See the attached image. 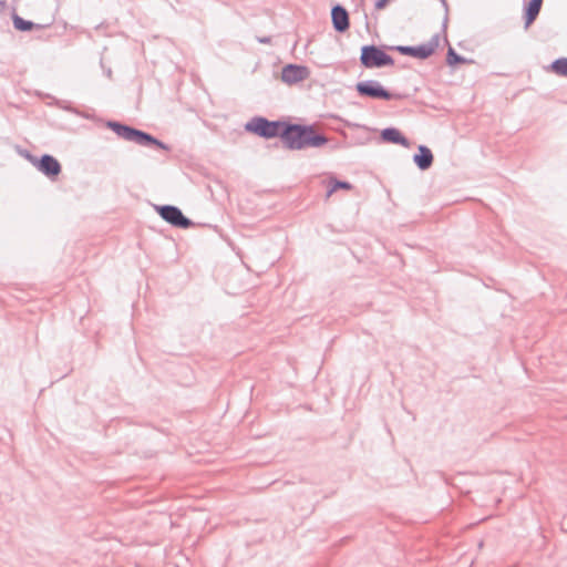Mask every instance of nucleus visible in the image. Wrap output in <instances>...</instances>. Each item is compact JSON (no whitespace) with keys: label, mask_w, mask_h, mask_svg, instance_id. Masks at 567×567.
Segmentation results:
<instances>
[{"label":"nucleus","mask_w":567,"mask_h":567,"mask_svg":"<svg viewBox=\"0 0 567 567\" xmlns=\"http://www.w3.org/2000/svg\"><path fill=\"white\" fill-rule=\"evenodd\" d=\"M281 141L288 150L319 148L328 143V138L317 132L313 125L288 123L281 133Z\"/></svg>","instance_id":"nucleus-1"},{"label":"nucleus","mask_w":567,"mask_h":567,"mask_svg":"<svg viewBox=\"0 0 567 567\" xmlns=\"http://www.w3.org/2000/svg\"><path fill=\"white\" fill-rule=\"evenodd\" d=\"M106 126L112 130L118 137L133 142L140 146L152 147L156 146L167 151L168 146L154 137L153 135L137 130L133 126L126 125L117 121H107Z\"/></svg>","instance_id":"nucleus-2"},{"label":"nucleus","mask_w":567,"mask_h":567,"mask_svg":"<svg viewBox=\"0 0 567 567\" xmlns=\"http://www.w3.org/2000/svg\"><path fill=\"white\" fill-rule=\"evenodd\" d=\"M106 126L112 130L118 137L133 142L140 146L152 147L156 146L167 151L168 146L154 137L153 135L137 130L133 126L126 125L117 121H107Z\"/></svg>","instance_id":"nucleus-3"},{"label":"nucleus","mask_w":567,"mask_h":567,"mask_svg":"<svg viewBox=\"0 0 567 567\" xmlns=\"http://www.w3.org/2000/svg\"><path fill=\"white\" fill-rule=\"evenodd\" d=\"M286 125L285 121H269L262 116H255L245 124V130L264 138H281Z\"/></svg>","instance_id":"nucleus-4"},{"label":"nucleus","mask_w":567,"mask_h":567,"mask_svg":"<svg viewBox=\"0 0 567 567\" xmlns=\"http://www.w3.org/2000/svg\"><path fill=\"white\" fill-rule=\"evenodd\" d=\"M360 62L367 69H377L393 65L394 60L381 48L369 44L361 48Z\"/></svg>","instance_id":"nucleus-5"},{"label":"nucleus","mask_w":567,"mask_h":567,"mask_svg":"<svg viewBox=\"0 0 567 567\" xmlns=\"http://www.w3.org/2000/svg\"><path fill=\"white\" fill-rule=\"evenodd\" d=\"M355 90L359 95L367 96L377 100H393L401 99L402 95L398 93H392L384 89L380 82L375 80H367L362 82H358L355 85Z\"/></svg>","instance_id":"nucleus-6"},{"label":"nucleus","mask_w":567,"mask_h":567,"mask_svg":"<svg viewBox=\"0 0 567 567\" xmlns=\"http://www.w3.org/2000/svg\"><path fill=\"white\" fill-rule=\"evenodd\" d=\"M440 43L439 34H434L427 43H423L416 47L411 45H396L393 49L403 55L413 56L416 59L425 60L430 58Z\"/></svg>","instance_id":"nucleus-7"},{"label":"nucleus","mask_w":567,"mask_h":567,"mask_svg":"<svg viewBox=\"0 0 567 567\" xmlns=\"http://www.w3.org/2000/svg\"><path fill=\"white\" fill-rule=\"evenodd\" d=\"M158 215L168 224L174 227L187 229L193 225V221L184 216L183 212L173 205L156 206Z\"/></svg>","instance_id":"nucleus-8"},{"label":"nucleus","mask_w":567,"mask_h":567,"mask_svg":"<svg viewBox=\"0 0 567 567\" xmlns=\"http://www.w3.org/2000/svg\"><path fill=\"white\" fill-rule=\"evenodd\" d=\"M310 75L307 66L299 64H287L282 68L281 80L284 83L292 85L305 81Z\"/></svg>","instance_id":"nucleus-9"},{"label":"nucleus","mask_w":567,"mask_h":567,"mask_svg":"<svg viewBox=\"0 0 567 567\" xmlns=\"http://www.w3.org/2000/svg\"><path fill=\"white\" fill-rule=\"evenodd\" d=\"M38 171L43 173L49 179L55 181L60 175L62 167L60 162L52 155L43 154L38 158Z\"/></svg>","instance_id":"nucleus-10"},{"label":"nucleus","mask_w":567,"mask_h":567,"mask_svg":"<svg viewBox=\"0 0 567 567\" xmlns=\"http://www.w3.org/2000/svg\"><path fill=\"white\" fill-rule=\"evenodd\" d=\"M331 20H332L333 29L337 32L343 33L350 27L349 13L344 9V7H342L341 4H336V6L332 7V9H331Z\"/></svg>","instance_id":"nucleus-11"},{"label":"nucleus","mask_w":567,"mask_h":567,"mask_svg":"<svg viewBox=\"0 0 567 567\" xmlns=\"http://www.w3.org/2000/svg\"><path fill=\"white\" fill-rule=\"evenodd\" d=\"M413 162L421 171H427L434 162L432 151L425 145H419L417 153L413 156Z\"/></svg>","instance_id":"nucleus-12"},{"label":"nucleus","mask_w":567,"mask_h":567,"mask_svg":"<svg viewBox=\"0 0 567 567\" xmlns=\"http://www.w3.org/2000/svg\"><path fill=\"white\" fill-rule=\"evenodd\" d=\"M381 137L388 143L410 147V141L395 127H386L382 130Z\"/></svg>","instance_id":"nucleus-13"},{"label":"nucleus","mask_w":567,"mask_h":567,"mask_svg":"<svg viewBox=\"0 0 567 567\" xmlns=\"http://www.w3.org/2000/svg\"><path fill=\"white\" fill-rule=\"evenodd\" d=\"M543 0H530L525 10V28H528L538 17Z\"/></svg>","instance_id":"nucleus-14"},{"label":"nucleus","mask_w":567,"mask_h":567,"mask_svg":"<svg viewBox=\"0 0 567 567\" xmlns=\"http://www.w3.org/2000/svg\"><path fill=\"white\" fill-rule=\"evenodd\" d=\"M352 185L349 183V182H344V181H338L336 177H330L329 179V188H328V192L326 194V198H330L331 195L337 192L338 189H346V190H350L352 189Z\"/></svg>","instance_id":"nucleus-15"},{"label":"nucleus","mask_w":567,"mask_h":567,"mask_svg":"<svg viewBox=\"0 0 567 567\" xmlns=\"http://www.w3.org/2000/svg\"><path fill=\"white\" fill-rule=\"evenodd\" d=\"M550 70L563 76H567V58H559L550 64Z\"/></svg>","instance_id":"nucleus-16"},{"label":"nucleus","mask_w":567,"mask_h":567,"mask_svg":"<svg viewBox=\"0 0 567 567\" xmlns=\"http://www.w3.org/2000/svg\"><path fill=\"white\" fill-rule=\"evenodd\" d=\"M446 62L449 65H456V64L465 63V62H467V60L465 58H463L462 55L457 54L455 52V50L450 47L447 50V54H446Z\"/></svg>","instance_id":"nucleus-17"},{"label":"nucleus","mask_w":567,"mask_h":567,"mask_svg":"<svg viewBox=\"0 0 567 567\" xmlns=\"http://www.w3.org/2000/svg\"><path fill=\"white\" fill-rule=\"evenodd\" d=\"M13 25L17 30L29 31V30H32L34 24L32 21L24 20L21 17H19L18 14H14L13 16Z\"/></svg>","instance_id":"nucleus-18"},{"label":"nucleus","mask_w":567,"mask_h":567,"mask_svg":"<svg viewBox=\"0 0 567 567\" xmlns=\"http://www.w3.org/2000/svg\"><path fill=\"white\" fill-rule=\"evenodd\" d=\"M17 152L27 158L31 164L35 165V155H33L31 152L27 150H21L20 147H17Z\"/></svg>","instance_id":"nucleus-19"},{"label":"nucleus","mask_w":567,"mask_h":567,"mask_svg":"<svg viewBox=\"0 0 567 567\" xmlns=\"http://www.w3.org/2000/svg\"><path fill=\"white\" fill-rule=\"evenodd\" d=\"M42 9H49L52 12V16L58 10V2L55 0L52 1H44L40 6Z\"/></svg>","instance_id":"nucleus-20"},{"label":"nucleus","mask_w":567,"mask_h":567,"mask_svg":"<svg viewBox=\"0 0 567 567\" xmlns=\"http://www.w3.org/2000/svg\"><path fill=\"white\" fill-rule=\"evenodd\" d=\"M439 1L441 2L442 7L445 10V16L443 19V28L445 29L447 27V21H449V3L446 0H439Z\"/></svg>","instance_id":"nucleus-21"},{"label":"nucleus","mask_w":567,"mask_h":567,"mask_svg":"<svg viewBox=\"0 0 567 567\" xmlns=\"http://www.w3.org/2000/svg\"><path fill=\"white\" fill-rule=\"evenodd\" d=\"M389 1L390 0H378L375 2L374 7H375L377 10H382V9H384L388 6Z\"/></svg>","instance_id":"nucleus-22"},{"label":"nucleus","mask_w":567,"mask_h":567,"mask_svg":"<svg viewBox=\"0 0 567 567\" xmlns=\"http://www.w3.org/2000/svg\"><path fill=\"white\" fill-rule=\"evenodd\" d=\"M257 41L262 44H269L271 42V38L270 37H258Z\"/></svg>","instance_id":"nucleus-23"},{"label":"nucleus","mask_w":567,"mask_h":567,"mask_svg":"<svg viewBox=\"0 0 567 567\" xmlns=\"http://www.w3.org/2000/svg\"><path fill=\"white\" fill-rule=\"evenodd\" d=\"M49 23H50L49 20H44L41 23L38 22L37 28H38V30L41 29V28H45V27L49 25Z\"/></svg>","instance_id":"nucleus-24"},{"label":"nucleus","mask_w":567,"mask_h":567,"mask_svg":"<svg viewBox=\"0 0 567 567\" xmlns=\"http://www.w3.org/2000/svg\"><path fill=\"white\" fill-rule=\"evenodd\" d=\"M111 73H112L111 70L106 71L107 76H111Z\"/></svg>","instance_id":"nucleus-25"}]
</instances>
